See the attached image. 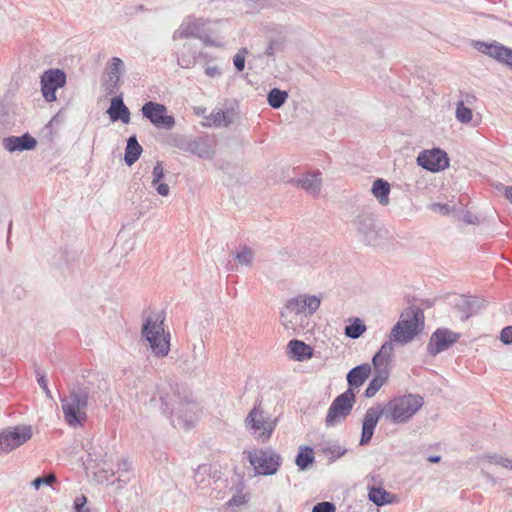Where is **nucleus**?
Returning a JSON list of instances; mask_svg holds the SVG:
<instances>
[{
	"instance_id": "obj_1",
	"label": "nucleus",
	"mask_w": 512,
	"mask_h": 512,
	"mask_svg": "<svg viewBox=\"0 0 512 512\" xmlns=\"http://www.w3.org/2000/svg\"><path fill=\"white\" fill-rule=\"evenodd\" d=\"M424 399L418 394H406L389 400L383 408H369L363 417L359 444L367 445L381 416L393 423H407L423 406Z\"/></svg>"
},
{
	"instance_id": "obj_2",
	"label": "nucleus",
	"mask_w": 512,
	"mask_h": 512,
	"mask_svg": "<svg viewBox=\"0 0 512 512\" xmlns=\"http://www.w3.org/2000/svg\"><path fill=\"white\" fill-rule=\"evenodd\" d=\"M107 389V381L94 373H89L87 379L78 381L69 388V394L61 398L66 423L71 427L82 425L87 418L88 406L100 399L101 393Z\"/></svg>"
},
{
	"instance_id": "obj_3",
	"label": "nucleus",
	"mask_w": 512,
	"mask_h": 512,
	"mask_svg": "<svg viewBox=\"0 0 512 512\" xmlns=\"http://www.w3.org/2000/svg\"><path fill=\"white\" fill-rule=\"evenodd\" d=\"M320 304V298L315 295H298L290 298L280 311V322L286 329H304V322L317 311Z\"/></svg>"
},
{
	"instance_id": "obj_4",
	"label": "nucleus",
	"mask_w": 512,
	"mask_h": 512,
	"mask_svg": "<svg viewBox=\"0 0 512 512\" xmlns=\"http://www.w3.org/2000/svg\"><path fill=\"white\" fill-rule=\"evenodd\" d=\"M423 324V311L418 307H409L401 314L400 320L393 326L391 340L405 345L421 332Z\"/></svg>"
},
{
	"instance_id": "obj_5",
	"label": "nucleus",
	"mask_w": 512,
	"mask_h": 512,
	"mask_svg": "<svg viewBox=\"0 0 512 512\" xmlns=\"http://www.w3.org/2000/svg\"><path fill=\"white\" fill-rule=\"evenodd\" d=\"M141 333L149 343L153 354L157 357H165L170 351V334L164 333V317L158 314L156 318L151 316L145 320Z\"/></svg>"
},
{
	"instance_id": "obj_6",
	"label": "nucleus",
	"mask_w": 512,
	"mask_h": 512,
	"mask_svg": "<svg viewBox=\"0 0 512 512\" xmlns=\"http://www.w3.org/2000/svg\"><path fill=\"white\" fill-rule=\"evenodd\" d=\"M255 475L271 476L278 472L282 457L272 448H259L244 451Z\"/></svg>"
},
{
	"instance_id": "obj_7",
	"label": "nucleus",
	"mask_w": 512,
	"mask_h": 512,
	"mask_svg": "<svg viewBox=\"0 0 512 512\" xmlns=\"http://www.w3.org/2000/svg\"><path fill=\"white\" fill-rule=\"evenodd\" d=\"M277 418H272L270 414L256 405L245 419L246 428L262 442L269 440L277 426Z\"/></svg>"
},
{
	"instance_id": "obj_8",
	"label": "nucleus",
	"mask_w": 512,
	"mask_h": 512,
	"mask_svg": "<svg viewBox=\"0 0 512 512\" xmlns=\"http://www.w3.org/2000/svg\"><path fill=\"white\" fill-rule=\"evenodd\" d=\"M356 395L352 389H347L338 395L328 408L325 417L326 427H334L341 424L350 415L355 404Z\"/></svg>"
},
{
	"instance_id": "obj_9",
	"label": "nucleus",
	"mask_w": 512,
	"mask_h": 512,
	"mask_svg": "<svg viewBox=\"0 0 512 512\" xmlns=\"http://www.w3.org/2000/svg\"><path fill=\"white\" fill-rule=\"evenodd\" d=\"M157 393L161 401V411L164 414L175 413L177 415V425L184 429H189L194 425L195 416L198 411V405L194 401L181 402L177 409H173L167 400L166 395L163 393V388L158 387Z\"/></svg>"
},
{
	"instance_id": "obj_10",
	"label": "nucleus",
	"mask_w": 512,
	"mask_h": 512,
	"mask_svg": "<svg viewBox=\"0 0 512 512\" xmlns=\"http://www.w3.org/2000/svg\"><path fill=\"white\" fill-rule=\"evenodd\" d=\"M30 425L9 427L0 432V455L20 447L32 437Z\"/></svg>"
},
{
	"instance_id": "obj_11",
	"label": "nucleus",
	"mask_w": 512,
	"mask_h": 512,
	"mask_svg": "<svg viewBox=\"0 0 512 512\" xmlns=\"http://www.w3.org/2000/svg\"><path fill=\"white\" fill-rule=\"evenodd\" d=\"M170 144L202 159H211L214 156V149L206 138L189 139L182 135H173Z\"/></svg>"
},
{
	"instance_id": "obj_12",
	"label": "nucleus",
	"mask_w": 512,
	"mask_h": 512,
	"mask_svg": "<svg viewBox=\"0 0 512 512\" xmlns=\"http://www.w3.org/2000/svg\"><path fill=\"white\" fill-rule=\"evenodd\" d=\"M353 224L357 228L359 239L368 246H377L380 243V232L376 227L375 216L369 213L359 214Z\"/></svg>"
},
{
	"instance_id": "obj_13",
	"label": "nucleus",
	"mask_w": 512,
	"mask_h": 512,
	"mask_svg": "<svg viewBox=\"0 0 512 512\" xmlns=\"http://www.w3.org/2000/svg\"><path fill=\"white\" fill-rule=\"evenodd\" d=\"M141 112L158 129L170 130L175 125L174 117L167 114V108L163 104L148 101L142 106Z\"/></svg>"
},
{
	"instance_id": "obj_14",
	"label": "nucleus",
	"mask_w": 512,
	"mask_h": 512,
	"mask_svg": "<svg viewBox=\"0 0 512 512\" xmlns=\"http://www.w3.org/2000/svg\"><path fill=\"white\" fill-rule=\"evenodd\" d=\"M66 84V74L60 69H49L41 75V92L47 102L56 100L57 89Z\"/></svg>"
},
{
	"instance_id": "obj_15",
	"label": "nucleus",
	"mask_w": 512,
	"mask_h": 512,
	"mask_svg": "<svg viewBox=\"0 0 512 512\" xmlns=\"http://www.w3.org/2000/svg\"><path fill=\"white\" fill-rule=\"evenodd\" d=\"M417 164L430 172H439L449 167V158L444 150L433 148L420 152Z\"/></svg>"
},
{
	"instance_id": "obj_16",
	"label": "nucleus",
	"mask_w": 512,
	"mask_h": 512,
	"mask_svg": "<svg viewBox=\"0 0 512 512\" xmlns=\"http://www.w3.org/2000/svg\"><path fill=\"white\" fill-rule=\"evenodd\" d=\"M460 336L459 333L453 332L447 328H438L430 337L429 343L427 344V351L431 356H436L449 349L459 340Z\"/></svg>"
},
{
	"instance_id": "obj_17",
	"label": "nucleus",
	"mask_w": 512,
	"mask_h": 512,
	"mask_svg": "<svg viewBox=\"0 0 512 512\" xmlns=\"http://www.w3.org/2000/svg\"><path fill=\"white\" fill-rule=\"evenodd\" d=\"M208 23L204 18H197L195 16H187L183 19L180 26L173 33V40L185 39V38H197L204 39L203 32H205V26Z\"/></svg>"
},
{
	"instance_id": "obj_18",
	"label": "nucleus",
	"mask_w": 512,
	"mask_h": 512,
	"mask_svg": "<svg viewBox=\"0 0 512 512\" xmlns=\"http://www.w3.org/2000/svg\"><path fill=\"white\" fill-rule=\"evenodd\" d=\"M125 71L124 62L119 57H112L108 63L103 88L106 95H114L120 87L121 76Z\"/></svg>"
},
{
	"instance_id": "obj_19",
	"label": "nucleus",
	"mask_w": 512,
	"mask_h": 512,
	"mask_svg": "<svg viewBox=\"0 0 512 512\" xmlns=\"http://www.w3.org/2000/svg\"><path fill=\"white\" fill-rule=\"evenodd\" d=\"M476 49L512 69V49L497 42H476Z\"/></svg>"
},
{
	"instance_id": "obj_20",
	"label": "nucleus",
	"mask_w": 512,
	"mask_h": 512,
	"mask_svg": "<svg viewBox=\"0 0 512 512\" xmlns=\"http://www.w3.org/2000/svg\"><path fill=\"white\" fill-rule=\"evenodd\" d=\"M176 55L178 65L185 69L194 67L199 60H203L205 63L209 62V56L206 53L198 51L196 47L189 42L184 43Z\"/></svg>"
},
{
	"instance_id": "obj_21",
	"label": "nucleus",
	"mask_w": 512,
	"mask_h": 512,
	"mask_svg": "<svg viewBox=\"0 0 512 512\" xmlns=\"http://www.w3.org/2000/svg\"><path fill=\"white\" fill-rule=\"evenodd\" d=\"M2 144L9 152H22L33 150L37 146V141L30 134L25 133L21 136L5 137Z\"/></svg>"
},
{
	"instance_id": "obj_22",
	"label": "nucleus",
	"mask_w": 512,
	"mask_h": 512,
	"mask_svg": "<svg viewBox=\"0 0 512 512\" xmlns=\"http://www.w3.org/2000/svg\"><path fill=\"white\" fill-rule=\"evenodd\" d=\"M322 174L320 171L306 173L298 179H292L291 183L301 187L308 194L318 196L322 187Z\"/></svg>"
},
{
	"instance_id": "obj_23",
	"label": "nucleus",
	"mask_w": 512,
	"mask_h": 512,
	"mask_svg": "<svg viewBox=\"0 0 512 512\" xmlns=\"http://www.w3.org/2000/svg\"><path fill=\"white\" fill-rule=\"evenodd\" d=\"M107 113L109 114L112 122H116L118 120H121L124 124H128L130 122V111L124 104L121 95L112 98Z\"/></svg>"
},
{
	"instance_id": "obj_24",
	"label": "nucleus",
	"mask_w": 512,
	"mask_h": 512,
	"mask_svg": "<svg viewBox=\"0 0 512 512\" xmlns=\"http://www.w3.org/2000/svg\"><path fill=\"white\" fill-rule=\"evenodd\" d=\"M484 306V300L478 297H462L456 304V308L461 313V319L467 320Z\"/></svg>"
},
{
	"instance_id": "obj_25",
	"label": "nucleus",
	"mask_w": 512,
	"mask_h": 512,
	"mask_svg": "<svg viewBox=\"0 0 512 512\" xmlns=\"http://www.w3.org/2000/svg\"><path fill=\"white\" fill-rule=\"evenodd\" d=\"M370 374L371 366L368 363L352 368L346 376L349 385L348 389H352L354 391L355 388L361 387Z\"/></svg>"
},
{
	"instance_id": "obj_26",
	"label": "nucleus",
	"mask_w": 512,
	"mask_h": 512,
	"mask_svg": "<svg viewBox=\"0 0 512 512\" xmlns=\"http://www.w3.org/2000/svg\"><path fill=\"white\" fill-rule=\"evenodd\" d=\"M287 348L290 358L296 361H304L313 356V349L308 344L298 339L290 340Z\"/></svg>"
},
{
	"instance_id": "obj_27",
	"label": "nucleus",
	"mask_w": 512,
	"mask_h": 512,
	"mask_svg": "<svg viewBox=\"0 0 512 512\" xmlns=\"http://www.w3.org/2000/svg\"><path fill=\"white\" fill-rule=\"evenodd\" d=\"M389 374V368L374 367V376L364 392L365 397L371 398L375 396L380 388L387 382Z\"/></svg>"
},
{
	"instance_id": "obj_28",
	"label": "nucleus",
	"mask_w": 512,
	"mask_h": 512,
	"mask_svg": "<svg viewBox=\"0 0 512 512\" xmlns=\"http://www.w3.org/2000/svg\"><path fill=\"white\" fill-rule=\"evenodd\" d=\"M393 342L391 340V335L389 336V340L385 341L380 347L379 351L373 356L372 364L374 367L380 368H389V363L393 356Z\"/></svg>"
},
{
	"instance_id": "obj_29",
	"label": "nucleus",
	"mask_w": 512,
	"mask_h": 512,
	"mask_svg": "<svg viewBox=\"0 0 512 512\" xmlns=\"http://www.w3.org/2000/svg\"><path fill=\"white\" fill-rule=\"evenodd\" d=\"M391 191V186L388 181L378 178L373 182L371 192L374 197L378 200L379 204L382 206H386L389 204V194Z\"/></svg>"
},
{
	"instance_id": "obj_30",
	"label": "nucleus",
	"mask_w": 512,
	"mask_h": 512,
	"mask_svg": "<svg viewBox=\"0 0 512 512\" xmlns=\"http://www.w3.org/2000/svg\"><path fill=\"white\" fill-rule=\"evenodd\" d=\"M142 146L139 144L136 135H132L127 139L125 148L124 161L128 166H132L142 154Z\"/></svg>"
},
{
	"instance_id": "obj_31",
	"label": "nucleus",
	"mask_w": 512,
	"mask_h": 512,
	"mask_svg": "<svg viewBox=\"0 0 512 512\" xmlns=\"http://www.w3.org/2000/svg\"><path fill=\"white\" fill-rule=\"evenodd\" d=\"M314 460L315 457L313 449L309 446H301L295 458V463L299 470L305 471L311 464H313Z\"/></svg>"
},
{
	"instance_id": "obj_32",
	"label": "nucleus",
	"mask_w": 512,
	"mask_h": 512,
	"mask_svg": "<svg viewBox=\"0 0 512 512\" xmlns=\"http://www.w3.org/2000/svg\"><path fill=\"white\" fill-rule=\"evenodd\" d=\"M349 324L345 326L344 334L350 339L360 338L366 331V325L360 318H349Z\"/></svg>"
},
{
	"instance_id": "obj_33",
	"label": "nucleus",
	"mask_w": 512,
	"mask_h": 512,
	"mask_svg": "<svg viewBox=\"0 0 512 512\" xmlns=\"http://www.w3.org/2000/svg\"><path fill=\"white\" fill-rule=\"evenodd\" d=\"M368 498L377 506H383L391 503V494L381 487H370Z\"/></svg>"
},
{
	"instance_id": "obj_34",
	"label": "nucleus",
	"mask_w": 512,
	"mask_h": 512,
	"mask_svg": "<svg viewBox=\"0 0 512 512\" xmlns=\"http://www.w3.org/2000/svg\"><path fill=\"white\" fill-rule=\"evenodd\" d=\"M287 98L288 93L278 88L271 89L267 95L268 104L274 109H279L282 107Z\"/></svg>"
},
{
	"instance_id": "obj_35",
	"label": "nucleus",
	"mask_w": 512,
	"mask_h": 512,
	"mask_svg": "<svg viewBox=\"0 0 512 512\" xmlns=\"http://www.w3.org/2000/svg\"><path fill=\"white\" fill-rule=\"evenodd\" d=\"M208 120L216 127H227L232 123V116L229 112L219 109L212 111Z\"/></svg>"
},
{
	"instance_id": "obj_36",
	"label": "nucleus",
	"mask_w": 512,
	"mask_h": 512,
	"mask_svg": "<svg viewBox=\"0 0 512 512\" xmlns=\"http://www.w3.org/2000/svg\"><path fill=\"white\" fill-rule=\"evenodd\" d=\"M192 357H193V366L191 367L192 371H196L197 369L203 367L204 362L206 360V355L204 351L203 344L200 345H193L192 350Z\"/></svg>"
},
{
	"instance_id": "obj_37",
	"label": "nucleus",
	"mask_w": 512,
	"mask_h": 512,
	"mask_svg": "<svg viewBox=\"0 0 512 512\" xmlns=\"http://www.w3.org/2000/svg\"><path fill=\"white\" fill-rule=\"evenodd\" d=\"M284 47H285V38L284 37L272 38L269 41V44L266 47L264 54L268 57H273V56H275L276 53L283 51Z\"/></svg>"
},
{
	"instance_id": "obj_38",
	"label": "nucleus",
	"mask_w": 512,
	"mask_h": 512,
	"mask_svg": "<svg viewBox=\"0 0 512 512\" xmlns=\"http://www.w3.org/2000/svg\"><path fill=\"white\" fill-rule=\"evenodd\" d=\"M472 110L459 101L456 106V119L461 123H469L472 120Z\"/></svg>"
},
{
	"instance_id": "obj_39",
	"label": "nucleus",
	"mask_w": 512,
	"mask_h": 512,
	"mask_svg": "<svg viewBox=\"0 0 512 512\" xmlns=\"http://www.w3.org/2000/svg\"><path fill=\"white\" fill-rule=\"evenodd\" d=\"M117 473V482L121 484L119 487H122L130 480V464L128 461L122 460L118 463Z\"/></svg>"
},
{
	"instance_id": "obj_40",
	"label": "nucleus",
	"mask_w": 512,
	"mask_h": 512,
	"mask_svg": "<svg viewBox=\"0 0 512 512\" xmlns=\"http://www.w3.org/2000/svg\"><path fill=\"white\" fill-rule=\"evenodd\" d=\"M253 251L249 247H243L235 254V259L242 265L250 266L253 260Z\"/></svg>"
},
{
	"instance_id": "obj_41",
	"label": "nucleus",
	"mask_w": 512,
	"mask_h": 512,
	"mask_svg": "<svg viewBox=\"0 0 512 512\" xmlns=\"http://www.w3.org/2000/svg\"><path fill=\"white\" fill-rule=\"evenodd\" d=\"M54 482H56V476L55 474L53 473H49V474H46V475H43L41 477H37L35 478L32 482H31V485L36 489H40V487H42L43 485H46V486H50L52 485Z\"/></svg>"
},
{
	"instance_id": "obj_42",
	"label": "nucleus",
	"mask_w": 512,
	"mask_h": 512,
	"mask_svg": "<svg viewBox=\"0 0 512 512\" xmlns=\"http://www.w3.org/2000/svg\"><path fill=\"white\" fill-rule=\"evenodd\" d=\"M322 452L324 454L329 455V460L330 461H335L336 459H338V458L342 457L343 455H345L347 450L342 448V447H340V446L334 445V446H329V447H323L322 448Z\"/></svg>"
},
{
	"instance_id": "obj_43",
	"label": "nucleus",
	"mask_w": 512,
	"mask_h": 512,
	"mask_svg": "<svg viewBox=\"0 0 512 512\" xmlns=\"http://www.w3.org/2000/svg\"><path fill=\"white\" fill-rule=\"evenodd\" d=\"M248 53L247 48H241L233 58V64L238 72H241L245 68V56Z\"/></svg>"
},
{
	"instance_id": "obj_44",
	"label": "nucleus",
	"mask_w": 512,
	"mask_h": 512,
	"mask_svg": "<svg viewBox=\"0 0 512 512\" xmlns=\"http://www.w3.org/2000/svg\"><path fill=\"white\" fill-rule=\"evenodd\" d=\"M210 467L208 465H200L194 472V481L197 484H204L205 477L208 475Z\"/></svg>"
},
{
	"instance_id": "obj_45",
	"label": "nucleus",
	"mask_w": 512,
	"mask_h": 512,
	"mask_svg": "<svg viewBox=\"0 0 512 512\" xmlns=\"http://www.w3.org/2000/svg\"><path fill=\"white\" fill-rule=\"evenodd\" d=\"M336 506L332 502L323 501L320 503H317L313 509L312 512H335Z\"/></svg>"
},
{
	"instance_id": "obj_46",
	"label": "nucleus",
	"mask_w": 512,
	"mask_h": 512,
	"mask_svg": "<svg viewBox=\"0 0 512 512\" xmlns=\"http://www.w3.org/2000/svg\"><path fill=\"white\" fill-rule=\"evenodd\" d=\"M152 185H156L164 178V169L161 162H157L152 171Z\"/></svg>"
},
{
	"instance_id": "obj_47",
	"label": "nucleus",
	"mask_w": 512,
	"mask_h": 512,
	"mask_svg": "<svg viewBox=\"0 0 512 512\" xmlns=\"http://www.w3.org/2000/svg\"><path fill=\"white\" fill-rule=\"evenodd\" d=\"M266 5V0H246L247 12L254 13Z\"/></svg>"
},
{
	"instance_id": "obj_48",
	"label": "nucleus",
	"mask_w": 512,
	"mask_h": 512,
	"mask_svg": "<svg viewBox=\"0 0 512 512\" xmlns=\"http://www.w3.org/2000/svg\"><path fill=\"white\" fill-rule=\"evenodd\" d=\"M87 498L84 495L78 496L74 500L73 508L75 512H90L88 508H85Z\"/></svg>"
},
{
	"instance_id": "obj_49",
	"label": "nucleus",
	"mask_w": 512,
	"mask_h": 512,
	"mask_svg": "<svg viewBox=\"0 0 512 512\" xmlns=\"http://www.w3.org/2000/svg\"><path fill=\"white\" fill-rule=\"evenodd\" d=\"M36 374L39 386L42 388L47 397L52 398L51 391L48 388L46 376L44 374H41L39 370H36Z\"/></svg>"
},
{
	"instance_id": "obj_50",
	"label": "nucleus",
	"mask_w": 512,
	"mask_h": 512,
	"mask_svg": "<svg viewBox=\"0 0 512 512\" xmlns=\"http://www.w3.org/2000/svg\"><path fill=\"white\" fill-rule=\"evenodd\" d=\"M428 207L431 211L442 215H448L451 211L449 205L442 203H431Z\"/></svg>"
},
{
	"instance_id": "obj_51",
	"label": "nucleus",
	"mask_w": 512,
	"mask_h": 512,
	"mask_svg": "<svg viewBox=\"0 0 512 512\" xmlns=\"http://www.w3.org/2000/svg\"><path fill=\"white\" fill-rule=\"evenodd\" d=\"M503 456L499 454H485L479 457V461H487L491 464L501 465Z\"/></svg>"
},
{
	"instance_id": "obj_52",
	"label": "nucleus",
	"mask_w": 512,
	"mask_h": 512,
	"mask_svg": "<svg viewBox=\"0 0 512 512\" xmlns=\"http://www.w3.org/2000/svg\"><path fill=\"white\" fill-rule=\"evenodd\" d=\"M500 340L504 344H512V326L504 327L500 333Z\"/></svg>"
},
{
	"instance_id": "obj_53",
	"label": "nucleus",
	"mask_w": 512,
	"mask_h": 512,
	"mask_svg": "<svg viewBox=\"0 0 512 512\" xmlns=\"http://www.w3.org/2000/svg\"><path fill=\"white\" fill-rule=\"evenodd\" d=\"M155 190L157 191V193L161 196H168L169 193H170V188L169 186L166 184V183H163V182H158L156 185H152Z\"/></svg>"
},
{
	"instance_id": "obj_54",
	"label": "nucleus",
	"mask_w": 512,
	"mask_h": 512,
	"mask_svg": "<svg viewBox=\"0 0 512 512\" xmlns=\"http://www.w3.org/2000/svg\"><path fill=\"white\" fill-rule=\"evenodd\" d=\"M245 502V497L242 494H236L234 495L229 501V506H240Z\"/></svg>"
},
{
	"instance_id": "obj_55",
	"label": "nucleus",
	"mask_w": 512,
	"mask_h": 512,
	"mask_svg": "<svg viewBox=\"0 0 512 512\" xmlns=\"http://www.w3.org/2000/svg\"><path fill=\"white\" fill-rule=\"evenodd\" d=\"M205 74L208 76V77H211V78H214V77H218L221 75V72L219 70L218 67L216 66H209L205 69Z\"/></svg>"
},
{
	"instance_id": "obj_56",
	"label": "nucleus",
	"mask_w": 512,
	"mask_h": 512,
	"mask_svg": "<svg viewBox=\"0 0 512 512\" xmlns=\"http://www.w3.org/2000/svg\"><path fill=\"white\" fill-rule=\"evenodd\" d=\"M203 37L204 39H200L205 45L207 46H216V43L215 41H213L212 39L209 38L208 35L205 34V32H203Z\"/></svg>"
},
{
	"instance_id": "obj_57",
	"label": "nucleus",
	"mask_w": 512,
	"mask_h": 512,
	"mask_svg": "<svg viewBox=\"0 0 512 512\" xmlns=\"http://www.w3.org/2000/svg\"><path fill=\"white\" fill-rule=\"evenodd\" d=\"M501 466L507 468V469H510L512 470V459H508V458H503L502 462H501Z\"/></svg>"
},
{
	"instance_id": "obj_58",
	"label": "nucleus",
	"mask_w": 512,
	"mask_h": 512,
	"mask_svg": "<svg viewBox=\"0 0 512 512\" xmlns=\"http://www.w3.org/2000/svg\"><path fill=\"white\" fill-rule=\"evenodd\" d=\"M505 197L512 203V186L506 187Z\"/></svg>"
},
{
	"instance_id": "obj_59",
	"label": "nucleus",
	"mask_w": 512,
	"mask_h": 512,
	"mask_svg": "<svg viewBox=\"0 0 512 512\" xmlns=\"http://www.w3.org/2000/svg\"><path fill=\"white\" fill-rule=\"evenodd\" d=\"M481 473L487 480L491 481L492 483H495V478L491 474L483 470L481 471Z\"/></svg>"
},
{
	"instance_id": "obj_60",
	"label": "nucleus",
	"mask_w": 512,
	"mask_h": 512,
	"mask_svg": "<svg viewBox=\"0 0 512 512\" xmlns=\"http://www.w3.org/2000/svg\"><path fill=\"white\" fill-rule=\"evenodd\" d=\"M441 460V457L438 455H433L428 457V461L431 463H438Z\"/></svg>"
},
{
	"instance_id": "obj_61",
	"label": "nucleus",
	"mask_w": 512,
	"mask_h": 512,
	"mask_svg": "<svg viewBox=\"0 0 512 512\" xmlns=\"http://www.w3.org/2000/svg\"><path fill=\"white\" fill-rule=\"evenodd\" d=\"M475 96L474 95H470V94H466V97H465V101L469 104H472L473 101H475Z\"/></svg>"
},
{
	"instance_id": "obj_62",
	"label": "nucleus",
	"mask_w": 512,
	"mask_h": 512,
	"mask_svg": "<svg viewBox=\"0 0 512 512\" xmlns=\"http://www.w3.org/2000/svg\"><path fill=\"white\" fill-rule=\"evenodd\" d=\"M56 120V117H53L50 122H49V125H52L54 123V121Z\"/></svg>"
},
{
	"instance_id": "obj_63",
	"label": "nucleus",
	"mask_w": 512,
	"mask_h": 512,
	"mask_svg": "<svg viewBox=\"0 0 512 512\" xmlns=\"http://www.w3.org/2000/svg\"><path fill=\"white\" fill-rule=\"evenodd\" d=\"M11 227H12V222H10V224H9V231L11 230Z\"/></svg>"
}]
</instances>
